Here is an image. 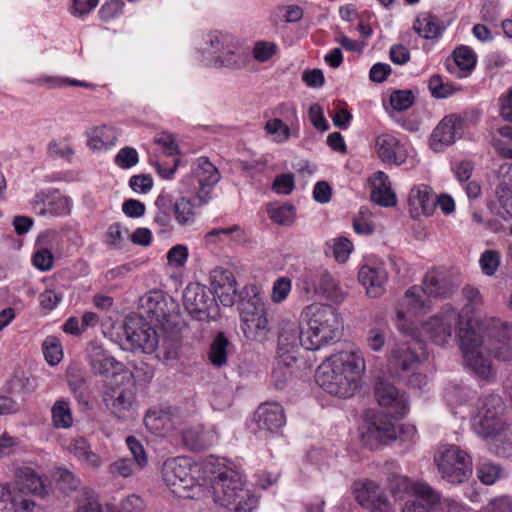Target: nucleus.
<instances>
[{
	"mask_svg": "<svg viewBox=\"0 0 512 512\" xmlns=\"http://www.w3.org/2000/svg\"><path fill=\"white\" fill-rule=\"evenodd\" d=\"M477 413L479 416L504 417L505 404L502 398L496 394H488L477 401Z\"/></svg>",
	"mask_w": 512,
	"mask_h": 512,
	"instance_id": "c9c22d12",
	"label": "nucleus"
},
{
	"mask_svg": "<svg viewBox=\"0 0 512 512\" xmlns=\"http://www.w3.org/2000/svg\"><path fill=\"white\" fill-rule=\"evenodd\" d=\"M54 477L59 489L67 494L75 491L80 485V480L65 468H58Z\"/></svg>",
	"mask_w": 512,
	"mask_h": 512,
	"instance_id": "49530a36",
	"label": "nucleus"
},
{
	"mask_svg": "<svg viewBox=\"0 0 512 512\" xmlns=\"http://www.w3.org/2000/svg\"><path fill=\"white\" fill-rule=\"evenodd\" d=\"M415 496L423 501L428 507L434 509L436 506L446 508L447 512H461L463 507L451 499L441 501L440 494L425 483H415L412 487Z\"/></svg>",
	"mask_w": 512,
	"mask_h": 512,
	"instance_id": "cd10ccee",
	"label": "nucleus"
},
{
	"mask_svg": "<svg viewBox=\"0 0 512 512\" xmlns=\"http://www.w3.org/2000/svg\"><path fill=\"white\" fill-rule=\"evenodd\" d=\"M396 436V428L391 417L385 413H377L366 419L361 441L364 446L374 450L394 441Z\"/></svg>",
	"mask_w": 512,
	"mask_h": 512,
	"instance_id": "9b49d317",
	"label": "nucleus"
},
{
	"mask_svg": "<svg viewBox=\"0 0 512 512\" xmlns=\"http://www.w3.org/2000/svg\"><path fill=\"white\" fill-rule=\"evenodd\" d=\"M11 502L16 512H28L32 502V469L22 467L16 471V484L11 490Z\"/></svg>",
	"mask_w": 512,
	"mask_h": 512,
	"instance_id": "412c9836",
	"label": "nucleus"
},
{
	"mask_svg": "<svg viewBox=\"0 0 512 512\" xmlns=\"http://www.w3.org/2000/svg\"><path fill=\"white\" fill-rule=\"evenodd\" d=\"M171 202L170 196L165 193H161L155 201V205L159 208V211L156 213L154 221L161 227H167L171 222L169 213Z\"/></svg>",
	"mask_w": 512,
	"mask_h": 512,
	"instance_id": "09e8293b",
	"label": "nucleus"
},
{
	"mask_svg": "<svg viewBox=\"0 0 512 512\" xmlns=\"http://www.w3.org/2000/svg\"><path fill=\"white\" fill-rule=\"evenodd\" d=\"M375 397L380 406L392 408L391 417L400 418L408 411V401L390 382L379 379L375 385Z\"/></svg>",
	"mask_w": 512,
	"mask_h": 512,
	"instance_id": "6ab92c4d",
	"label": "nucleus"
},
{
	"mask_svg": "<svg viewBox=\"0 0 512 512\" xmlns=\"http://www.w3.org/2000/svg\"><path fill=\"white\" fill-rule=\"evenodd\" d=\"M358 279L366 288V294L370 298H377L385 291L387 274L381 268L364 265L359 270Z\"/></svg>",
	"mask_w": 512,
	"mask_h": 512,
	"instance_id": "bb28decb",
	"label": "nucleus"
},
{
	"mask_svg": "<svg viewBox=\"0 0 512 512\" xmlns=\"http://www.w3.org/2000/svg\"><path fill=\"white\" fill-rule=\"evenodd\" d=\"M87 137V144L91 149H107L115 145L118 138V131L115 127L102 125L99 127H94L88 131Z\"/></svg>",
	"mask_w": 512,
	"mask_h": 512,
	"instance_id": "2f4dec72",
	"label": "nucleus"
},
{
	"mask_svg": "<svg viewBox=\"0 0 512 512\" xmlns=\"http://www.w3.org/2000/svg\"><path fill=\"white\" fill-rule=\"evenodd\" d=\"M162 477L174 493H181L193 483L190 461L185 457L168 459L162 467Z\"/></svg>",
	"mask_w": 512,
	"mask_h": 512,
	"instance_id": "2eb2a0df",
	"label": "nucleus"
},
{
	"mask_svg": "<svg viewBox=\"0 0 512 512\" xmlns=\"http://www.w3.org/2000/svg\"><path fill=\"white\" fill-rule=\"evenodd\" d=\"M302 281L304 284L303 289L307 294L314 292L336 304L342 303L346 297V292L327 271H308L302 275Z\"/></svg>",
	"mask_w": 512,
	"mask_h": 512,
	"instance_id": "ddd939ff",
	"label": "nucleus"
},
{
	"mask_svg": "<svg viewBox=\"0 0 512 512\" xmlns=\"http://www.w3.org/2000/svg\"><path fill=\"white\" fill-rule=\"evenodd\" d=\"M230 342L223 332L213 339L208 353L209 360L214 366L221 367L227 362V348Z\"/></svg>",
	"mask_w": 512,
	"mask_h": 512,
	"instance_id": "4c0bfd02",
	"label": "nucleus"
},
{
	"mask_svg": "<svg viewBox=\"0 0 512 512\" xmlns=\"http://www.w3.org/2000/svg\"><path fill=\"white\" fill-rule=\"evenodd\" d=\"M295 321L284 319L280 323L278 335V349L281 355L296 351L300 346L304 348V338H307V331H304Z\"/></svg>",
	"mask_w": 512,
	"mask_h": 512,
	"instance_id": "5701e85b",
	"label": "nucleus"
},
{
	"mask_svg": "<svg viewBox=\"0 0 512 512\" xmlns=\"http://www.w3.org/2000/svg\"><path fill=\"white\" fill-rule=\"evenodd\" d=\"M507 428L504 417L479 416L473 419V429L485 439H494L502 434Z\"/></svg>",
	"mask_w": 512,
	"mask_h": 512,
	"instance_id": "7c9ffc66",
	"label": "nucleus"
},
{
	"mask_svg": "<svg viewBox=\"0 0 512 512\" xmlns=\"http://www.w3.org/2000/svg\"><path fill=\"white\" fill-rule=\"evenodd\" d=\"M77 512H115L111 506H103L94 492H85L78 500Z\"/></svg>",
	"mask_w": 512,
	"mask_h": 512,
	"instance_id": "c03bdc74",
	"label": "nucleus"
},
{
	"mask_svg": "<svg viewBox=\"0 0 512 512\" xmlns=\"http://www.w3.org/2000/svg\"><path fill=\"white\" fill-rule=\"evenodd\" d=\"M174 215L177 222L181 225L187 224L193 220V204L187 198H181L176 201L173 205Z\"/></svg>",
	"mask_w": 512,
	"mask_h": 512,
	"instance_id": "3c124183",
	"label": "nucleus"
},
{
	"mask_svg": "<svg viewBox=\"0 0 512 512\" xmlns=\"http://www.w3.org/2000/svg\"><path fill=\"white\" fill-rule=\"evenodd\" d=\"M267 212L270 219L277 224L289 226L294 222L295 208L293 205L277 206L270 204Z\"/></svg>",
	"mask_w": 512,
	"mask_h": 512,
	"instance_id": "79ce46f5",
	"label": "nucleus"
},
{
	"mask_svg": "<svg viewBox=\"0 0 512 512\" xmlns=\"http://www.w3.org/2000/svg\"><path fill=\"white\" fill-rule=\"evenodd\" d=\"M183 304L187 313L197 321L215 320L219 316V306L212 291L199 283H191L185 288Z\"/></svg>",
	"mask_w": 512,
	"mask_h": 512,
	"instance_id": "1a4fd4ad",
	"label": "nucleus"
},
{
	"mask_svg": "<svg viewBox=\"0 0 512 512\" xmlns=\"http://www.w3.org/2000/svg\"><path fill=\"white\" fill-rule=\"evenodd\" d=\"M253 419L259 431L270 433L278 432L286 423L283 407L276 402L261 404Z\"/></svg>",
	"mask_w": 512,
	"mask_h": 512,
	"instance_id": "aec40b11",
	"label": "nucleus"
},
{
	"mask_svg": "<svg viewBox=\"0 0 512 512\" xmlns=\"http://www.w3.org/2000/svg\"><path fill=\"white\" fill-rule=\"evenodd\" d=\"M428 86L432 96L436 98H446L456 91L453 84L444 83L442 77L438 74L431 76Z\"/></svg>",
	"mask_w": 512,
	"mask_h": 512,
	"instance_id": "603ef678",
	"label": "nucleus"
},
{
	"mask_svg": "<svg viewBox=\"0 0 512 512\" xmlns=\"http://www.w3.org/2000/svg\"><path fill=\"white\" fill-rule=\"evenodd\" d=\"M34 212L38 216H63L71 212V200L56 189L40 191L34 196Z\"/></svg>",
	"mask_w": 512,
	"mask_h": 512,
	"instance_id": "f3484780",
	"label": "nucleus"
},
{
	"mask_svg": "<svg viewBox=\"0 0 512 512\" xmlns=\"http://www.w3.org/2000/svg\"><path fill=\"white\" fill-rule=\"evenodd\" d=\"M52 420L57 428H69L73 424V418L69 403L58 400L52 407Z\"/></svg>",
	"mask_w": 512,
	"mask_h": 512,
	"instance_id": "a19ab883",
	"label": "nucleus"
},
{
	"mask_svg": "<svg viewBox=\"0 0 512 512\" xmlns=\"http://www.w3.org/2000/svg\"><path fill=\"white\" fill-rule=\"evenodd\" d=\"M209 37L210 46L215 53H222L227 55L234 54V49L236 46L233 43L231 36L215 31L211 33Z\"/></svg>",
	"mask_w": 512,
	"mask_h": 512,
	"instance_id": "a18cd8bd",
	"label": "nucleus"
},
{
	"mask_svg": "<svg viewBox=\"0 0 512 512\" xmlns=\"http://www.w3.org/2000/svg\"><path fill=\"white\" fill-rule=\"evenodd\" d=\"M138 153L134 148L124 147L115 156V163L122 169H129L138 163Z\"/></svg>",
	"mask_w": 512,
	"mask_h": 512,
	"instance_id": "680f3d73",
	"label": "nucleus"
},
{
	"mask_svg": "<svg viewBox=\"0 0 512 512\" xmlns=\"http://www.w3.org/2000/svg\"><path fill=\"white\" fill-rule=\"evenodd\" d=\"M242 331L248 340L264 343L269 339L271 326L265 305L259 299L243 301L240 305Z\"/></svg>",
	"mask_w": 512,
	"mask_h": 512,
	"instance_id": "6e6552de",
	"label": "nucleus"
},
{
	"mask_svg": "<svg viewBox=\"0 0 512 512\" xmlns=\"http://www.w3.org/2000/svg\"><path fill=\"white\" fill-rule=\"evenodd\" d=\"M87 352L90 367L95 375L108 376L122 369L123 365L100 345L91 343Z\"/></svg>",
	"mask_w": 512,
	"mask_h": 512,
	"instance_id": "a878e982",
	"label": "nucleus"
},
{
	"mask_svg": "<svg viewBox=\"0 0 512 512\" xmlns=\"http://www.w3.org/2000/svg\"><path fill=\"white\" fill-rule=\"evenodd\" d=\"M124 341L121 345L127 350H140L152 353L158 347L159 339L156 330L142 315L132 314L126 317L123 324Z\"/></svg>",
	"mask_w": 512,
	"mask_h": 512,
	"instance_id": "0eeeda50",
	"label": "nucleus"
},
{
	"mask_svg": "<svg viewBox=\"0 0 512 512\" xmlns=\"http://www.w3.org/2000/svg\"><path fill=\"white\" fill-rule=\"evenodd\" d=\"M126 444L133 456V463L143 469L148 463V457L141 442L135 436H128Z\"/></svg>",
	"mask_w": 512,
	"mask_h": 512,
	"instance_id": "5fc2aeb1",
	"label": "nucleus"
},
{
	"mask_svg": "<svg viewBox=\"0 0 512 512\" xmlns=\"http://www.w3.org/2000/svg\"><path fill=\"white\" fill-rule=\"evenodd\" d=\"M352 492L362 508L374 512H389V501L376 482L370 479L357 480L352 485Z\"/></svg>",
	"mask_w": 512,
	"mask_h": 512,
	"instance_id": "4468645a",
	"label": "nucleus"
},
{
	"mask_svg": "<svg viewBox=\"0 0 512 512\" xmlns=\"http://www.w3.org/2000/svg\"><path fill=\"white\" fill-rule=\"evenodd\" d=\"M413 29L425 39H436L442 31L438 18L430 13L420 14L413 23Z\"/></svg>",
	"mask_w": 512,
	"mask_h": 512,
	"instance_id": "473e14b6",
	"label": "nucleus"
},
{
	"mask_svg": "<svg viewBox=\"0 0 512 512\" xmlns=\"http://www.w3.org/2000/svg\"><path fill=\"white\" fill-rule=\"evenodd\" d=\"M146 427L155 432H166L172 428V422L169 412L164 410L148 411L144 417Z\"/></svg>",
	"mask_w": 512,
	"mask_h": 512,
	"instance_id": "58836bf2",
	"label": "nucleus"
},
{
	"mask_svg": "<svg viewBox=\"0 0 512 512\" xmlns=\"http://www.w3.org/2000/svg\"><path fill=\"white\" fill-rule=\"evenodd\" d=\"M422 284L423 293L435 298L449 297L458 286L454 277L444 269H433L427 272Z\"/></svg>",
	"mask_w": 512,
	"mask_h": 512,
	"instance_id": "a211bd4d",
	"label": "nucleus"
},
{
	"mask_svg": "<svg viewBox=\"0 0 512 512\" xmlns=\"http://www.w3.org/2000/svg\"><path fill=\"white\" fill-rule=\"evenodd\" d=\"M435 462L442 479L451 484H461L472 475V459L459 446H442L435 455Z\"/></svg>",
	"mask_w": 512,
	"mask_h": 512,
	"instance_id": "423d86ee",
	"label": "nucleus"
},
{
	"mask_svg": "<svg viewBox=\"0 0 512 512\" xmlns=\"http://www.w3.org/2000/svg\"><path fill=\"white\" fill-rule=\"evenodd\" d=\"M501 475V468L492 463H483L477 470L478 479L485 485L494 484Z\"/></svg>",
	"mask_w": 512,
	"mask_h": 512,
	"instance_id": "13d9d810",
	"label": "nucleus"
},
{
	"mask_svg": "<svg viewBox=\"0 0 512 512\" xmlns=\"http://www.w3.org/2000/svg\"><path fill=\"white\" fill-rule=\"evenodd\" d=\"M372 186L371 200L375 204L384 207H390L396 204V195L392 191L388 182V176L384 172L378 171L374 174Z\"/></svg>",
	"mask_w": 512,
	"mask_h": 512,
	"instance_id": "c756f323",
	"label": "nucleus"
},
{
	"mask_svg": "<svg viewBox=\"0 0 512 512\" xmlns=\"http://www.w3.org/2000/svg\"><path fill=\"white\" fill-rule=\"evenodd\" d=\"M461 129L462 121L458 116L449 115L443 118L431 134L430 145L432 149L439 151L443 146L454 143Z\"/></svg>",
	"mask_w": 512,
	"mask_h": 512,
	"instance_id": "393cba45",
	"label": "nucleus"
},
{
	"mask_svg": "<svg viewBox=\"0 0 512 512\" xmlns=\"http://www.w3.org/2000/svg\"><path fill=\"white\" fill-rule=\"evenodd\" d=\"M425 359V343L412 337L393 346L387 357V370L392 377L406 382L407 385L421 387L426 384V377L416 370Z\"/></svg>",
	"mask_w": 512,
	"mask_h": 512,
	"instance_id": "20e7f679",
	"label": "nucleus"
},
{
	"mask_svg": "<svg viewBox=\"0 0 512 512\" xmlns=\"http://www.w3.org/2000/svg\"><path fill=\"white\" fill-rule=\"evenodd\" d=\"M212 289H213L212 294L214 295V297H218V299L224 306L231 307L237 301V298H238L237 282L227 284L223 288L215 287Z\"/></svg>",
	"mask_w": 512,
	"mask_h": 512,
	"instance_id": "6e6d98bb",
	"label": "nucleus"
},
{
	"mask_svg": "<svg viewBox=\"0 0 512 512\" xmlns=\"http://www.w3.org/2000/svg\"><path fill=\"white\" fill-rule=\"evenodd\" d=\"M481 269L486 275H493L500 265V254L496 250H486L479 260Z\"/></svg>",
	"mask_w": 512,
	"mask_h": 512,
	"instance_id": "4d7b16f0",
	"label": "nucleus"
},
{
	"mask_svg": "<svg viewBox=\"0 0 512 512\" xmlns=\"http://www.w3.org/2000/svg\"><path fill=\"white\" fill-rule=\"evenodd\" d=\"M140 309L147 317L163 323L177 309L175 301L161 291H150L139 300Z\"/></svg>",
	"mask_w": 512,
	"mask_h": 512,
	"instance_id": "dca6fc26",
	"label": "nucleus"
},
{
	"mask_svg": "<svg viewBox=\"0 0 512 512\" xmlns=\"http://www.w3.org/2000/svg\"><path fill=\"white\" fill-rule=\"evenodd\" d=\"M54 265V255L50 248L42 247L34 252V267L41 271H49Z\"/></svg>",
	"mask_w": 512,
	"mask_h": 512,
	"instance_id": "e2e57ef3",
	"label": "nucleus"
},
{
	"mask_svg": "<svg viewBox=\"0 0 512 512\" xmlns=\"http://www.w3.org/2000/svg\"><path fill=\"white\" fill-rule=\"evenodd\" d=\"M300 323L307 326V338H304L306 350H317L338 340L342 335L343 319L331 305L313 303L303 308Z\"/></svg>",
	"mask_w": 512,
	"mask_h": 512,
	"instance_id": "7ed1b4c3",
	"label": "nucleus"
},
{
	"mask_svg": "<svg viewBox=\"0 0 512 512\" xmlns=\"http://www.w3.org/2000/svg\"><path fill=\"white\" fill-rule=\"evenodd\" d=\"M215 503L230 512H251L258 503L257 497L244 487L241 475L233 470H224L211 481Z\"/></svg>",
	"mask_w": 512,
	"mask_h": 512,
	"instance_id": "39448f33",
	"label": "nucleus"
},
{
	"mask_svg": "<svg viewBox=\"0 0 512 512\" xmlns=\"http://www.w3.org/2000/svg\"><path fill=\"white\" fill-rule=\"evenodd\" d=\"M497 177L499 183L495 193L501 205L504 200L512 198V163L502 164L498 169Z\"/></svg>",
	"mask_w": 512,
	"mask_h": 512,
	"instance_id": "e433bc0d",
	"label": "nucleus"
},
{
	"mask_svg": "<svg viewBox=\"0 0 512 512\" xmlns=\"http://www.w3.org/2000/svg\"><path fill=\"white\" fill-rule=\"evenodd\" d=\"M456 65L464 71H470L476 64V55L473 50L467 46H461L453 52Z\"/></svg>",
	"mask_w": 512,
	"mask_h": 512,
	"instance_id": "8fccbe9b",
	"label": "nucleus"
},
{
	"mask_svg": "<svg viewBox=\"0 0 512 512\" xmlns=\"http://www.w3.org/2000/svg\"><path fill=\"white\" fill-rule=\"evenodd\" d=\"M68 451L90 467L96 468L101 464L100 457L91 451L89 443L82 437L72 440Z\"/></svg>",
	"mask_w": 512,
	"mask_h": 512,
	"instance_id": "f704fd0d",
	"label": "nucleus"
},
{
	"mask_svg": "<svg viewBox=\"0 0 512 512\" xmlns=\"http://www.w3.org/2000/svg\"><path fill=\"white\" fill-rule=\"evenodd\" d=\"M409 205L414 214L430 216L436 206V195L429 186L419 185L411 189Z\"/></svg>",
	"mask_w": 512,
	"mask_h": 512,
	"instance_id": "c85d7f7f",
	"label": "nucleus"
},
{
	"mask_svg": "<svg viewBox=\"0 0 512 512\" xmlns=\"http://www.w3.org/2000/svg\"><path fill=\"white\" fill-rule=\"evenodd\" d=\"M460 321L461 315L450 304H446L438 314L423 324V330L435 344L444 345Z\"/></svg>",
	"mask_w": 512,
	"mask_h": 512,
	"instance_id": "f8f14e48",
	"label": "nucleus"
},
{
	"mask_svg": "<svg viewBox=\"0 0 512 512\" xmlns=\"http://www.w3.org/2000/svg\"><path fill=\"white\" fill-rule=\"evenodd\" d=\"M276 49L273 42L258 41L253 48V57L259 62H266L276 53Z\"/></svg>",
	"mask_w": 512,
	"mask_h": 512,
	"instance_id": "69168bd1",
	"label": "nucleus"
},
{
	"mask_svg": "<svg viewBox=\"0 0 512 512\" xmlns=\"http://www.w3.org/2000/svg\"><path fill=\"white\" fill-rule=\"evenodd\" d=\"M386 327H375L369 330L367 335V344L375 352L383 349L386 341Z\"/></svg>",
	"mask_w": 512,
	"mask_h": 512,
	"instance_id": "0e129e2a",
	"label": "nucleus"
},
{
	"mask_svg": "<svg viewBox=\"0 0 512 512\" xmlns=\"http://www.w3.org/2000/svg\"><path fill=\"white\" fill-rule=\"evenodd\" d=\"M43 355L51 366L57 365L63 358L62 345L58 338L50 336L42 343Z\"/></svg>",
	"mask_w": 512,
	"mask_h": 512,
	"instance_id": "37998d69",
	"label": "nucleus"
},
{
	"mask_svg": "<svg viewBox=\"0 0 512 512\" xmlns=\"http://www.w3.org/2000/svg\"><path fill=\"white\" fill-rule=\"evenodd\" d=\"M332 254L337 262L344 263L348 259L353 249L352 242L345 237L333 240Z\"/></svg>",
	"mask_w": 512,
	"mask_h": 512,
	"instance_id": "bf43d9fd",
	"label": "nucleus"
},
{
	"mask_svg": "<svg viewBox=\"0 0 512 512\" xmlns=\"http://www.w3.org/2000/svg\"><path fill=\"white\" fill-rule=\"evenodd\" d=\"M265 130L268 134L275 136V141L285 142L291 136V130L281 119L273 118L266 122Z\"/></svg>",
	"mask_w": 512,
	"mask_h": 512,
	"instance_id": "864d4df0",
	"label": "nucleus"
},
{
	"mask_svg": "<svg viewBox=\"0 0 512 512\" xmlns=\"http://www.w3.org/2000/svg\"><path fill=\"white\" fill-rule=\"evenodd\" d=\"M422 292V288L413 286L405 292L399 302V306L396 311L397 319L399 321L398 327L404 333H407V331L404 328V325L400 324V322L404 320L407 313L416 315L430 310V302L422 297Z\"/></svg>",
	"mask_w": 512,
	"mask_h": 512,
	"instance_id": "b1692460",
	"label": "nucleus"
},
{
	"mask_svg": "<svg viewBox=\"0 0 512 512\" xmlns=\"http://www.w3.org/2000/svg\"><path fill=\"white\" fill-rule=\"evenodd\" d=\"M375 149L379 159L386 164L400 166L407 159V153L403 145L390 134L379 135L375 139Z\"/></svg>",
	"mask_w": 512,
	"mask_h": 512,
	"instance_id": "4be33fe9",
	"label": "nucleus"
},
{
	"mask_svg": "<svg viewBox=\"0 0 512 512\" xmlns=\"http://www.w3.org/2000/svg\"><path fill=\"white\" fill-rule=\"evenodd\" d=\"M142 468L133 463L129 458H120L109 465V473L116 477H130Z\"/></svg>",
	"mask_w": 512,
	"mask_h": 512,
	"instance_id": "de8ad7c7",
	"label": "nucleus"
},
{
	"mask_svg": "<svg viewBox=\"0 0 512 512\" xmlns=\"http://www.w3.org/2000/svg\"><path fill=\"white\" fill-rule=\"evenodd\" d=\"M413 101L414 96L408 90L394 91L390 96L391 106L397 111L407 110L413 104Z\"/></svg>",
	"mask_w": 512,
	"mask_h": 512,
	"instance_id": "052dcab7",
	"label": "nucleus"
},
{
	"mask_svg": "<svg viewBox=\"0 0 512 512\" xmlns=\"http://www.w3.org/2000/svg\"><path fill=\"white\" fill-rule=\"evenodd\" d=\"M194 174L198 181L207 182L210 184H217L221 175L218 169L209 161L207 157H200L196 160V168Z\"/></svg>",
	"mask_w": 512,
	"mask_h": 512,
	"instance_id": "ea45409f",
	"label": "nucleus"
},
{
	"mask_svg": "<svg viewBox=\"0 0 512 512\" xmlns=\"http://www.w3.org/2000/svg\"><path fill=\"white\" fill-rule=\"evenodd\" d=\"M103 400L110 412L119 419L132 418L136 408V395L130 380L107 386Z\"/></svg>",
	"mask_w": 512,
	"mask_h": 512,
	"instance_id": "9d476101",
	"label": "nucleus"
},
{
	"mask_svg": "<svg viewBox=\"0 0 512 512\" xmlns=\"http://www.w3.org/2000/svg\"><path fill=\"white\" fill-rule=\"evenodd\" d=\"M483 510L484 512H512V498L505 495L493 498Z\"/></svg>",
	"mask_w": 512,
	"mask_h": 512,
	"instance_id": "774afa93",
	"label": "nucleus"
},
{
	"mask_svg": "<svg viewBox=\"0 0 512 512\" xmlns=\"http://www.w3.org/2000/svg\"><path fill=\"white\" fill-rule=\"evenodd\" d=\"M365 370L364 359L355 352H341L327 358L317 369L316 382L331 395L349 398L355 394Z\"/></svg>",
	"mask_w": 512,
	"mask_h": 512,
	"instance_id": "f03ea898",
	"label": "nucleus"
},
{
	"mask_svg": "<svg viewBox=\"0 0 512 512\" xmlns=\"http://www.w3.org/2000/svg\"><path fill=\"white\" fill-rule=\"evenodd\" d=\"M211 287H224L227 284L235 283V277L229 270L217 267L211 271L210 275Z\"/></svg>",
	"mask_w": 512,
	"mask_h": 512,
	"instance_id": "338daca9",
	"label": "nucleus"
},
{
	"mask_svg": "<svg viewBox=\"0 0 512 512\" xmlns=\"http://www.w3.org/2000/svg\"><path fill=\"white\" fill-rule=\"evenodd\" d=\"M213 440L210 431L202 427H191L184 431L183 441L185 445L193 451H201L208 448Z\"/></svg>",
	"mask_w": 512,
	"mask_h": 512,
	"instance_id": "72a5a7b5",
	"label": "nucleus"
},
{
	"mask_svg": "<svg viewBox=\"0 0 512 512\" xmlns=\"http://www.w3.org/2000/svg\"><path fill=\"white\" fill-rule=\"evenodd\" d=\"M459 341L466 365L483 379L493 375L490 357L512 361L511 324L498 320L478 329H461Z\"/></svg>",
	"mask_w": 512,
	"mask_h": 512,
	"instance_id": "f257e3e1",
	"label": "nucleus"
}]
</instances>
